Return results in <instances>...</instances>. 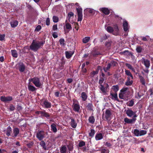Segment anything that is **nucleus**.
I'll return each instance as SVG.
<instances>
[{
    "label": "nucleus",
    "instance_id": "obj_1",
    "mask_svg": "<svg viewBox=\"0 0 153 153\" xmlns=\"http://www.w3.org/2000/svg\"><path fill=\"white\" fill-rule=\"evenodd\" d=\"M44 43L42 41H39L33 40L30 46L31 49L36 51L40 47L43 46Z\"/></svg>",
    "mask_w": 153,
    "mask_h": 153
},
{
    "label": "nucleus",
    "instance_id": "obj_2",
    "mask_svg": "<svg viewBox=\"0 0 153 153\" xmlns=\"http://www.w3.org/2000/svg\"><path fill=\"white\" fill-rule=\"evenodd\" d=\"M29 82H32L37 87H40L42 85V83L40 81V79L38 77H35L29 79Z\"/></svg>",
    "mask_w": 153,
    "mask_h": 153
},
{
    "label": "nucleus",
    "instance_id": "obj_3",
    "mask_svg": "<svg viewBox=\"0 0 153 153\" xmlns=\"http://www.w3.org/2000/svg\"><path fill=\"white\" fill-rule=\"evenodd\" d=\"M128 88H123L121 90V93L119 94L120 98L126 99L128 97V93L127 91Z\"/></svg>",
    "mask_w": 153,
    "mask_h": 153
},
{
    "label": "nucleus",
    "instance_id": "obj_4",
    "mask_svg": "<svg viewBox=\"0 0 153 153\" xmlns=\"http://www.w3.org/2000/svg\"><path fill=\"white\" fill-rule=\"evenodd\" d=\"M45 135V132L43 131H39L37 132L36 137L39 140H41L43 139Z\"/></svg>",
    "mask_w": 153,
    "mask_h": 153
},
{
    "label": "nucleus",
    "instance_id": "obj_5",
    "mask_svg": "<svg viewBox=\"0 0 153 153\" xmlns=\"http://www.w3.org/2000/svg\"><path fill=\"white\" fill-rule=\"evenodd\" d=\"M1 100L4 102H8L13 100L12 97L11 96H2L0 98Z\"/></svg>",
    "mask_w": 153,
    "mask_h": 153
},
{
    "label": "nucleus",
    "instance_id": "obj_6",
    "mask_svg": "<svg viewBox=\"0 0 153 153\" xmlns=\"http://www.w3.org/2000/svg\"><path fill=\"white\" fill-rule=\"evenodd\" d=\"M16 68L18 69L20 72H23L25 71V67L22 63L20 62L19 63L16 65Z\"/></svg>",
    "mask_w": 153,
    "mask_h": 153
},
{
    "label": "nucleus",
    "instance_id": "obj_7",
    "mask_svg": "<svg viewBox=\"0 0 153 153\" xmlns=\"http://www.w3.org/2000/svg\"><path fill=\"white\" fill-rule=\"evenodd\" d=\"M123 25L124 31L125 32L128 31L129 28V26L128 25L127 22L123 19Z\"/></svg>",
    "mask_w": 153,
    "mask_h": 153
},
{
    "label": "nucleus",
    "instance_id": "obj_8",
    "mask_svg": "<svg viewBox=\"0 0 153 153\" xmlns=\"http://www.w3.org/2000/svg\"><path fill=\"white\" fill-rule=\"evenodd\" d=\"M141 62L143 64L146 68H148L150 66V61L147 59H145L144 58H142L141 59Z\"/></svg>",
    "mask_w": 153,
    "mask_h": 153
},
{
    "label": "nucleus",
    "instance_id": "obj_9",
    "mask_svg": "<svg viewBox=\"0 0 153 153\" xmlns=\"http://www.w3.org/2000/svg\"><path fill=\"white\" fill-rule=\"evenodd\" d=\"M112 34L115 36L119 35L120 34L118 26L117 25H114L113 26Z\"/></svg>",
    "mask_w": 153,
    "mask_h": 153
},
{
    "label": "nucleus",
    "instance_id": "obj_10",
    "mask_svg": "<svg viewBox=\"0 0 153 153\" xmlns=\"http://www.w3.org/2000/svg\"><path fill=\"white\" fill-rule=\"evenodd\" d=\"M126 113L127 115L129 117H131L133 116L134 117H137V115L135 112H133L131 109H128L126 111Z\"/></svg>",
    "mask_w": 153,
    "mask_h": 153
},
{
    "label": "nucleus",
    "instance_id": "obj_11",
    "mask_svg": "<svg viewBox=\"0 0 153 153\" xmlns=\"http://www.w3.org/2000/svg\"><path fill=\"white\" fill-rule=\"evenodd\" d=\"M64 30H66V32L68 33L69 31L72 29L71 25L70 24L67 22V20L65 22V25L64 26Z\"/></svg>",
    "mask_w": 153,
    "mask_h": 153
},
{
    "label": "nucleus",
    "instance_id": "obj_12",
    "mask_svg": "<svg viewBox=\"0 0 153 153\" xmlns=\"http://www.w3.org/2000/svg\"><path fill=\"white\" fill-rule=\"evenodd\" d=\"M111 113L109 110H107L105 112V118L107 120H110L111 117Z\"/></svg>",
    "mask_w": 153,
    "mask_h": 153
},
{
    "label": "nucleus",
    "instance_id": "obj_13",
    "mask_svg": "<svg viewBox=\"0 0 153 153\" xmlns=\"http://www.w3.org/2000/svg\"><path fill=\"white\" fill-rule=\"evenodd\" d=\"M100 86V89L101 91L103 93H106V91L107 89L108 86V84H105V87H104L102 85H101Z\"/></svg>",
    "mask_w": 153,
    "mask_h": 153
},
{
    "label": "nucleus",
    "instance_id": "obj_14",
    "mask_svg": "<svg viewBox=\"0 0 153 153\" xmlns=\"http://www.w3.org/2000/svg\"><path fill=\"white\" fill-rule=\"evenodd\" d=\"M100 10L105 15H108L110 13L109 10L106 8H102L100 9Z\"/></svg>",
    "mask_w": 153,
    "mask_h": 153
},
{
    "label": "nucleus",
    "instance_id": "obj_15",
    "mask_svg": "<svg viewBox=\"0 0 153 153\" xmlns=\"http://www.w3.org/2000/svg\"><path fill=\"white\" fill-rule=\"evenodd\" d=\"M28 88L29 91L32 92L35 91L37 90V88L34 86L30 84V82H29L28 85Z\"/></svg>",
    "mask_w": 153,
    "mask_h": 153
},
{
    "label": "nucleus",
    "instance_id": "obj_16",
    "mask_svg": "<svg viewBox=\"0 0 153 153\" xmlns=\"http://www.w3.org/2000/svg\"><path fill=\"white\" fill-rule=\"evenodd\" d=\"M73 108L75 111L78 112L80 109V106L79 104L74 103L73 105Z\"/></svg>",
    "mask_w": 153,
    "mask_h": 153
},
{
    "label": "nucleus",
    "instance_id": "obj_17",
    "mask_svg": "<svg viewBox=\"0 0 153 153\" xmlns=\"http://www.w3.org/2000/svg\"><path fill=\"white\" fill-rule=\"evenodd\" d=\"M136 120V119L133 118L132 119H130L127 118H126L124 119L125 122L128 123H131L134 122H135Z\"/></svg>",
    "mask_w": 153,
    "mask_h": 153
},
{
    "label": "nucleus",
    "instance_id": "obj_18",
    "mask_svg": "<svg viewBox=\"0 0 153 153\" xmlns=\"http://www.w3.org/2000/svg\"><path fill=\"white\" fill-rule=\"evenodd\" d=\"M103 137V135L101 133L97 134L95 136V139L97 140L102 139Z\"/></svg>",
    "mask_w": 153,
    "mask_h": 153
},
{
    "label": "nucleus",
    "instance_id": "obj_19",
    "mask_svg": "<svg viewBox=\"0 0 153 153\" xmlns=\"http://www.w3.org/2000/svg\"><path fill=\"white\" fill-rule=\"evenodd\" d=\"M19 129L17 128H15L13 129V134L14 137H16L19 134Z\"/></svg>",
    "mask_w": 153,
    "mask_h": 153
},
{
    "label": "nucleus",
    "instance_id": "obj_20",
    "mask_svg": "<svg viewBox=\"0 0 153 153\" xmlns=\"http://www.w3.org/2000/svg\"><path fill=\"white\" fill-rule=\"evenodd\" d=\"M132 79L133 78H129V77H128V80L126 83V85H131L132 83L133 82Z\"/></svg>",
    "mask_w": 153,
    "mask_h": 153
},
{
    "label": "nucleus",
    "instance_id": "obj_21",
    "mask_svg": "<svg viewBox=\"0 0 153 153\" xmlns=\"http://www.w3.org/2000/svg\"><path fill=\"white\" fill-rule=\"evenodd\" d=\"M10 24L12 27H15L18 25V22L16 20L10 22Z\"/></svg>",
    "mask_w": 153,
    "mask_h": 153
},
{
    "label": "nucleus",
    "instance_id": "obj_22",
    "mask_svg": "<svg viewBox=\"0 0 153 153\" xmlns=\"http://www.w3.org/2000/svg\"><path fill=\"white\" fill-rule=\"evenodd\" d=\"M44 106L46 108H48L51 107V103L47 101H45L43 102Z\"/></svg>",
    "mask_w": 153,
    "mask_h": 153
},
{
    "label": "nucleus",
    "instance_id": "obj_23",
    "mask_svg": "<svg viewBox=\"0 0 153 153\" xmlns=\"http://www.w3.org/2000/svg\"><path fill=\"white\" fill-rule=\"evenodd\" d=\"M56 126V124L55 123H53L51 125V129L54 132H56L57 131Z\"/></svg>",
    "mask_w": 153,
    "mask_h": 153
},
{
    "label": "nucleus",
    "instance_id": "obj_24",
    "mask_svg": "<svg viewBox=\"0 0 153 153\" xmlns=\"http://www.w3.org/2000/svg\"><path fill=\"white\" fill-rule=\"evenodd\" d=\"M60 150L61 153H66L67 148L66 146H61Z\"/></svg>",
    "mask_w": 153,
    "mask_h": 153
},
{
    "label": "nucleus",
    "instance_id": "obj_25",
    "mask_svg": "<svg viewBox=\"0 0 153 153\" xmlns=\"http://www.w3.org/2000/svg\"><path fill=\"white\" fill-rule=\"evenodd\" d=\"M12 131L11 128L10 126H8L6 130V135L7 136H9L10 135Z\"/></svg>",
    "mask_w": 153,
    "mask_h": 153
},
{
    "label": "nucleus",
    "instance_id": "obj_26",
    "mask_svg": "<svg viewBox=\"0 0 153 153\" xmlns=\"http://www.w3.org/2000/svg\"><path fill=\"white\" fill-rule=\"evenodd\" d=\"M74 53V52L72 51L68 52L66 51L65 52L66 56L67 58H70Z\"/></svg>",
    "mask_w": 153,
    "mask_h": 153
},
{
    "label": "nucleus",
    "instance_id": "obj_27",
    "mask_svg": "<svg viewBox=\"0 0 153 153\" xmlns=\"http://www.w3.org/2000/svg\"><path fill=\"white\" fill-rule=\"evenodd\" d=\"M71 127L73 128H76V123L75 121L73 119H71Z\"/></svg>",
    "mask_w": 153,
    "mask_h": 153
},
{
    "label": "nucleus",
    "instance_id": "obj_28",
    "mask_svg": "<svg viewBox=\"0 0 153 153\" xmlns=\"http://www.w3.org/2000/svg\"><path fill=\"white\" fill-rule=\"evenodd\" d=\"M126 65L127 68L132 70V71H133L134 72H135V70L134 68L133 67L131 66V65L128 63H126Z\"/></svg>",
    "mask_w": 153,
    "mask_h": 153
},
{
    "label": "nucleus",
    "instance_id": "obj_29",
    "mask_svg": "<svg viewBox=\"0 0 153 153\" xmlns=\"http://www.w3.org/2000/svg\"><path fill=\"white\" fill-rule=\"evenodd\" d=\"M40 114L42 117H49V115L45 111H42L40 112Z\"/></svg>",
    "mask_w": 153,
    "mask_h": 153
},
{
    "label": "nucleus",
    "instance_id": "obj_30",
    "mask_svg": "<svg viewBox=\"0 0 153 153\" xmlns=\"http://www.w3.org/2000/svg\"><path fill=\"white\" fill-rule=\"evenodd\" d=\"M12 55L13 57L16 58L18 56L17 53L15 50H11Z\"/></svg>",
    "mask_w": 153,
    "mask_h": 153
},
{
    "label": "nucleus",
    "instance_id": "obj_31",
    "mask_svg": "<svg viewBox=\"0 0 153 153\" xmlns=\"http://www.w3.org/2000/svg\"><path fill=\"white\" fill-rule=\"evenodd\" d=\"M125 72L126 74L128 76V77L131 78H133V77L132 74L129 70H125Z\"/></svg>",
    "mask_w": 153,
    "mask_h": 153
},
{
    "label": "nucleus",
    "instance_id": "obj_32",
    "mask_svg": "<svg viewBox=\"0 0 153 153\" xmlns=\"http://www.w3.org/2000/svg\"><path fill=\"white\" fill-rule=\"evenodd\" d=\"M81 97L83 100L85 101L87 99V95L85 92H82L81 94Z\"/></svg>",
    "mask_w": 153,
    "mask_h": 153
},
{
    "label": "nucleus",
    "instance_id": "obj_33",
    "mask_svg": "<svg viewBox=\"0 0 153 153\" xmlns=\"http://www.w3.org/2000/svg\"><path fill=\"white\" fill-rule=\"evenodd\" d=\"M90 38L89 37H85L82 39L83 42L86 43L88 42L90 39Z\"/></svg>",
    "mask_w": 153,
    "mask_h": 153
},
{
    "label": "nucleus",
    "instance_id": "obj_34",
    "mask_svg": "<svg viewBox=\"0 0 153 153\" xmlns=\"http://www.w3.org/2000/svg\"><path fill=\"white\" fill-rule=\"evenodd\" d=\"M99 151H100L101 153H108L109 151L108 149H105L103 148H101Z\"/></svg>",
    "mask_w": 153,
    "mask_h": 153
},
{
    "label": "nucleus",
    "instance_id": "obj_35",
    "mask_svg": "<svg viewBox=\"0 0 153 153\" xmlns=\"http://www.w3.org/2000/svg\"><path fill=\"white\" fill-rule=\"evenodd\" d=\"M112 89L115 92H116L119 90V87L117 85H113L112 87Z\"/></svg>",
    "mask_w": 153,
    "mask_h": 153
},
{
    "label": "nucleus",
    "instance_id": "obj_36",
    "mask_svg": "<svg viewBox=\"0 0 153 153\" xmlns=\"http://www.w3.org/2000/svg\"><path fill=\"white\" fill-rule=\"evenodd\" d=\"M111 95L113 99L116 100L117 99V95L116 92H115L114 93H111Z\"/></svg>",
    "mask_w": 153,
    "mask_h": 153
},
{
    "label": "nucleus",
    "instance_id": "obj_37",
    "mask_svg": "<svg viewBox=\"0 0 153 153\" xmlns=\"http://www.w3.org/2000/svg\"><path fill=\"white\" fill-rule=\"evenodd\" d=\"M140 131L137 129H135L134 130L133 133L134 134L137 136H140Z\"/></svg>",
    "mask_w": 153,
    "mask_h": 153
},
{
    "label": "nucleus",
    "instance_id": "obj_38",
    "mask_svg": "<svg viewBox=\"0 0 153 153\" xmlns=\"http://www.w3.org/2000/svg\"><path fill=\"white\" fill-rule=\"evenodd\" d=\"M85 11H87L89 12L90 13H95V11L93 9L90 8H87L86 9Z\"/></svg>",
    "mask_w": 153,
    "mask_h": 153
},
{
    "label": "nucleus",
    "instance_id": "obj_39",
    "mask_svg": "<svg viewBox=\"0 0 153 153\" xmlns=\"http://www.w3.org/2000/svg\"><path fill=\"white\" fill-rule=\"evenodd\" d=\"M88 120L90 123L93 124L95 120L93 116H91L89 117Z\"/></svg>",
    "mask_w": 153,
    "mask_h": 153
},
{
    "label": "nucleus",
    "instance_id": "obj_40",
    "mask_svg": "<svg viewBox=\"0 0 153 153\" xmlns=\"http://www.w3.org/2000/svg\"><path fill=\"white\" fill-rule=\"evenodd\" d=\"M113 27L110 26H108L107 27L106 30L108 32L112 33L113 31Z\"/></svg>",
    "mask_w": 153,
    "mask_h": 153
},
{
    "label": "nucleus",
    "instance_id": "obj_41",
    "mask_svg": "<svg viewBox=\"0 0 153 153\" xmlns=\"http://www.w3.org/2000/svg\"><path fill=\"white\" fill-rule=\"evenodd\" d=\"M74 13L72 12H70L68 14V15L67 18L68 19L69 21L70 22H71V21H70L71 17H73L74 16Z\"/></svg>",
    "mask_w": 153,
    "mask_h": 153
},
{
    "label": "nucleus",
    "instance_id": "obj_42",
    "mask_svg": "<svg viewBox=\"0 0 153 153\" xmlns=\"http://www.w3.org/2000/svg\"><path fill=\"white\" fill-rule=\"evenodd\" d=\"M53 20L54 22H57L59 21V18L56 16H53Z\"/></svg>",
    "mask_w": 153,
    "mask_h": 153
},
{
    "label": "nucleus",
    "instance_id": "obj_43",
    "mask_svg": "<svg viewBox=\"0 0 153 153\" xmlns=\"http://www.w3.org/2000/svg\"><path fill=\"white\" fill-rule=\"evenodd\" d=\"M98 73V71L97 70L95 71H93L90 74V76L91 77H93L94 75L97 74Z\"/></svg>",
    "mask_w": 153,
    "mask_h": 153
},
{
    "label": "nucleus",
    "instance_id": "obj_44",
    "mask_svg": "<svg viewBox=\"0 0 153 153\" xmlns=\"http://www.w3.org/2000/svg\"><path fill=\"white\" fill-rule=\"evenodd\" d=\"M111 66V64L109 63L108 64L107 67L104 68V71L105 72H107L110 68Z\"/></svg>",
    "mask_w": 153,
    "mask_h": 153
},
{
    "label": "nucleus",
    "instance_id": "obj_45",
    "mask_svg": "<svg viewBox=\"0 0 153 153\" xmlns=\"http://www.w3.org/2000/svg\"><path fill=\"white\" fill-rule=\"evenodd\" d=\"M142 48L141 47L137 46L136 49V50L138 53H140L142 50Z\"/></svg>",
    "mask_w": 153,
    "mask_h": 153
},
{
    "label": "nucleus",
    "instance_id": "obj_46",
    "mask_svg": "<svg viewBox=\"0 0 153 153\" xmlns=\"http://www.w3.org/2000/svg\"><path fill=\"white\" fill-rule=\"evenodd\" d=\"M147 133V132L146 131L142 130L140 131V136H141L142 135H143L145 134H146Z\"/></svg>",
    "mask_w": 153,
    "mask_h": 153
},
{
    "label": "nucleus",
    "instance_id": "obj_47",
    "mask_svg": "<svg viewBox=\"0 0 153 153\" xmlns=\"http://www.w3.org/2000/svg\"><path fill=\"white\" fill-rule=\"evenodd\" d=\"M127 104L128 106H132L134 104V101L133 100H131L129 102H127Z\"/></svg>",
    "mask_w": 153,
    "mask_h": 153
},
{
    "label": "nucleus",
    "instance_id": "obj_48",
    "mask_svg": "<svg viewBox=\"0 0 153 153\" xmlns=\"http://www.w3.org/2000/svg\"><path fill=\"white\" fill-rule=\"evenodd\" d=\"M95 133V131L94 129H91V132L89 133V135L91 137H93Z\"/></svg>",
    "mask_w": 153,
    "mask_h": 153
},
{
    "label": "nucleus",
    "instance_id": "obj_49",
    "mask_svg": "<svg viewBox=\"0 0 153 153\" xmlns=\"http://www.w3.org/2000/svg\"><path fill=\"white\" fill-rule=\"evenodd\" d=\"M40 145L42 146V147L44 148H45V144L44 141L43 140L40 143Z\"/></svg>",
    "mask_w": 153,
    "mask_h": 153
},
{
    "label": "nucleus",
    "instance_id": "obj_50",
    "mask_svg": "<svg viewBox=\"0 0 153 153\" xmlns=\"http://www.w3.org/2000/svg\"><path fill=\"white\" fill-rule=\"evenodd\" d=\"M77 12L78 15L82 14V9L81 8H77Z\"/></svg>",
    "mask_w": 153,
    "mask_h": 153
},
{
    "label": "nucleus",
    "instance_id": "obj_51",
    "mask_svg": "<svg viewBox=\"0 0 153 153\" xmlns=\"http://www.w3.org/2000/svg\"><path fill=\"white\" fill-rule=\"evenodd\" d=\"M82 19V14L78 15V21H81Z\"/></svg>",
    "mask_w": 153,
    "mask_h": 153
},
{
    "label": "nucleus",
    "instance_id": "obj_52",
    "mask_svg": "<svg viewBox=\"0 0 153 153\" xmlns=\"http://www.w3.org/2000/svg\"><path fill=\"white\" fill-rule=\"evenodd\" d=\"M85 144V143L83 141H81L79 143V147H82L84 146Z\"/></svg>",
    "mask_w": 153,
    "mask_h": 153
},
{
    "label": "nucleus",
    "instance_id": "obj_53",
    "mask_svg": "<svg viewBox=\"0 0 153 153\" xmlns=\"http://www.w3.org/2000/svg\"><path fill=\"white\" fill-rule=\"evenodd\" d=\"M41 26L40 25H39L37 26L36 27L35 29V31H39L41 30Z\"/></svg>",
    "mask_w": 153,
    "mask_h": 153
},
{
    "label": "nucleus",
    "instance_id": "obj_54",
    "mask_svg": "<svg viewBox=\"0 0 153 153\" xmlns=\"http://www.w3.org/2000/svg\"><path fill=\"white\" fill-rule=\"evenodd\" d=\"M73 23H74V25L75 26V28L76 29V30H78V24L74 22Z\"/></svg>",
    "mask_w": 153,
    "mask_h": 153
},
{
    "label": "nucleus",
    "instance_id": "obj_55",
    "mask_svg": "<svg viewBox=\"0 0 153 153\" xmlns=\"http://www.w3.org/2000/svg\"><path fill=\"white\" fill-rule=\"evenodd\" d=\"M64 40L63 39H61L59 40V42L61 45H63L64 44Z\"/></svg>",
    "mask_w": 153,
    "mask_h": 153
},
{
    "label": "nucleus",
    "instance_id": "obj_56",
    "mask_svg": "<svg viewBox=\"0 0 153 153\" xmlns=\"http://www.w3.org/2000/svg\"><path fill=\"white\" fill-rule=\"evenodd\" d=\"M104 81V78L102 77H100V79L99 80V84H100L101 85V84H102V83Z\"/></svg>",
    "mask_w": 153,
    "mask_h": 153
},
{
    "label": "nucleus",
    "instance_id": "obj_57",
    "mask_svg": "<svg viewBox=\"0 0 153 153\" xmlns=\"http://www.w3.org/2000/svg\"><path fill=\"white\" fill-rule=\"evenodd\" d=\"M46 24L47 25H49L50 24V20L49 18H48L46 19Z\"/></svg>",
    "mask_w": 153,
    "mask_h": 153
},
{
    "label": "nucleus",
    "instance_id": "obj_58",
    "mask_svg": "<svg viewBox=\"0 0 153 153\" xmlns=\"http://www.w3.org/2000/svg\"><path fill=\"white\" fill-rule=\"evenodd\" d=\"M5 35L0 34V40L2 41L4 39Z\"/></svg>",
    "mask_w": 153,
    "mask_h": 153
},
{
    "label": "nucleus",
    "instance_id": "obj_59",
    "mask_svg": "<svg viewBox=\"0 0 153 153\" xmlns=\"http://www.w3.org/2000/svg\"><path fill=\"white\" fill-rule=\"evenodd\" d=\"M149 36H147L145 37H143L142 38L143 40L144 41H146L149 40Z\"/></svg>",
    "mask_w": 153,
    "mask_h": 153
},
{
    "label": "nucleus",
    "instance_id": "obj_60",
    "mask_svg": "<svg viewBox=\"0 0 153 153\" xmlns=\"http://www.w3.org/2000/svg\"><path fill=\"white\" fill-rule=\"evenodd\" d=\"M110 64H111V66H114L116 65L117 63L115 62L112 61L110 63Z\"/></svg>",
    "mask_w": 153,
    "mask_h": 153
},
{
    "label": "nucleus",
    "instance_id": "obj_61",
    "mask_svg": "<svg viewBox=\"0 0 153 153\" xmlns=\"http://www.w3.org/2000/svg\"><path fill=\"white\" fill-rule=\"evenodd\" d=\"M15 109V108L13 105H11L10 106L9 109L10 111H13Z\"/></svg>",
    "mask_w": 153,
    "mask_h": 153
},
{
    "label": "nucleus",
    "instance_id": "obj_62",
    "mask_svg": "<svg viewBox=\"0 0 153 153\" xmlns=\"http://www.w3.org/2000/svg\"><path fill=\"white\" fill-rule=\"evenodd\" d=\"M105 145L107 146L108 147H110L111 146V145L110 143L108 142H106L105 143Z\"/></svg>",
    "mask_w": 153,
    "mask_h": 153
},
{
    "label": "nucleus",
    "instance_id": "obj_63",
    "mask_svg": "<svg viewBox=\"0 0 153 153\" xmlns=\"http://www.w3.org/2000/svg\"><path fill=\"white\" fill-rule=\"evenodd\" d=\"M52 35H53V37L54 38H57L58 37L57 34V33H56L55 32H54L53 33Z\"/></svg>",
    "mask_w": 153,
    "mask_h": 153
},
{
    "label": "nucleus",
    "instance_id": "obj_64",
    "mask_svg": "<svg viewBox=\"0 0 153 153\" xmlns=\"http://www.w3.org/2000/svg\"><path fill=\"white\" fill-rule=\"evenodd\" d=\"M57 25H53V30L55 31V30H57Z\"/></svg>",
    "mask_w": 153,
    "mask_h": 153
}]
</instances>
